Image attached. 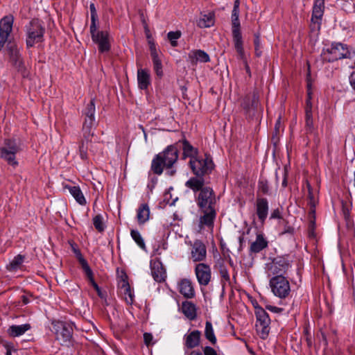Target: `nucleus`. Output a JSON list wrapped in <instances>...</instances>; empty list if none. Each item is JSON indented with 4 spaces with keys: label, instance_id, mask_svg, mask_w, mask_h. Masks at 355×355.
I'll return each mask as SVG.
<instances>
[{
    "label": "nucleus",
    "instance_id": "nucleus-1",
    "mask_svg": "<svg viewBox=\"0 0 355 355\" xmlns=\"http://www.w3.org/2000/svg\"><path fill=\"white\" fill-rule=\"evenodd\" d=\"M196 201L199 207L201 215L198 221L199 231L205 227L212 228L216 218V196L211 188L205 187L201 189L196 196Z\"/></svg>",
    "mask_w": 355,
    "mask_h": 355
},
{
    "label": "nucleus",
    "instance_id": "nucleus-2",
    "mask_svg": "<svg viewBox=\"0 0 355 355\" xmlns=\"http://www.w3.org/2000/svg\"><path fill=\"white\" fill-rule=\"evenodd\" d=\"M178 158V149L173 146H170L153 159L151 169L155 173L161 175L164 168H171Z\"/></svg>",
    "mask_w": 355,
    "mask_h": 355
},
{
    "label": "nucleus",
    "instance_id": "nucleus-3",
    "mask_svg": "<svg viewBox=\"0 0 355 355\" xmlns=\"http://www.w3.org/2000/svg\"><path fill=\"white\" fill-rule=\"evenodd\" d=\"M21 151V143L15 139H6L0 147V158L13 168L19 166L17 156Z\"/></svg>",
    "mask_w": 355,
    "mask_h": 355
},
{
    "label": "nucleus",
    "instance_id": "nucleus-4",
    "mask_svg": "<svg viewBox=\"0 0 355 355\" xmlns=\"http://www.w3.org/2000/svg\"><path fill=\"white\" fill-rule=\"evenodd\" d=\"M291 268L288 256H279L266 264L265 269L268 277L273 275L286 276Z\"/></svg>",
    "mask_w": 355,
    "mask_h": 355
},
{
    "label": "nucleus",
    "instance_id": "nucleus-5",
    "mask_svg": "<svg viewBox=\"0 0 355 355\" xmlns=\"http://www.w3.org/2000/svg\"><path fill=\"white\" fill-rule=\"evenodd\" d=\"M269 286L274 295L279 298L285 299L291 293V284L286 276L272 277L269 281Z\"/></svg>",
    "mask_w": 355,
    "mask_h": 355
},
{
    "label": "nucleus",
    "instance_id": "nucleus-6",
    "mask_svg": "<svg viewBox=\"0 0 355 355\" xmlns=\"http://www.w3.org/2000/svg\"><path fill=\"white\" fill-rule=\"evenodd\" d=\"M44 28L38 19H33L26 26V45L32 47L35 44L42 42Z\"/></svg>",
    "mask_w": 355,
    "mask_h": 355
},
{
    "label": "nucleus",
    "instance_id": "nucleus-7",
    "mask_svg": "<svg viewBox=\"0 0 355 355\" xmlns=\"http://www.w3.org/2000/svg\"><path fill=\"white\" fill-rule=\"evenodd\" d=\"M85 121L83 126V136L85 140H89L94 136V128L95 122V104L94 101L92 99L87 105L85 110Z\"/></svg>",
    "mask_w": 355,
    "mask_h": 355
},
{
    "label": "nucleus",
    "instance_id": "nucleus-8",
    "mask_svg": "<svg viewBox=\"0 0 355 355\" xmlns=\"http://www.w3.org/2000/svg\"><path fill=\"white\" fill-rule=\"evenodd\" d=\"M52 331L55 333L56 339L58 340L62 345H69L72 339V327L70 324L62 321H53Z\"/></svg>",
    "mask_w": 355,
    "mask_h": 355
},
{
    "label": "nucleus",
    "instance_id": "nucleus-9",
    "mask_svg": "<svg viewBox=\"0 0 355 355\" xmlns=\"http://www.w3.org/2000/svg\"><path fill=\"white\" fill-rule=\"evenodd\" d=\"M323 58L329 62H334L339 59L347 58L349 51L346 45L341 43H334L330 48L323 51Z\"/></svg>",
    "mask_w": 355,
    "mask_h": 355
},
{
    "label": "nucleus",
    "instance_id": "nucleus-10",
    "mask_svg": "<svg viewBox=\"0 0 355 355\" xmlns=\"http://www.w3.org/2000/svg\"><path fill=\"white\" fill-rule=\"evenodd\" d=\"M189 164L193 173L199 177L210 173L214 167L212 160L208 157L191 158Z\"/></svg>",
    "mask_w": 355,
    "mask_h": 355
},
{
    "label": "nucleus",
    "instance_id": "nucleus-11",
    "mask_svg": "<svg viewBox=\"0 0 355 355\" xmlns=\"http://www.w3.org/2000/svg\"><path fill=\"white\" fill-rule=\"evenodd\" d=\"M256 329L262 338H266L269 333L270 320L268 314L263 309H258L256 311Z\"/></svg>",
    "mask_w": 355,
    "mask_h": 355
},
{
    "label": "nucleus",
    "instance_id": "nucleus-12",
    "mask_svg": "<svg viewBox=\"0 0 355 355\" xmlns=\"http://www.w3.org/2000/svg\"><path fill=\"white\" fill-rule=\"evenodd\" d=\"M10 62L20 71L24 69V63L20 53V49L15 42H9L7 46Z\"/></svg>",
    "mask_w": 355,
    "mask_h": 355
},
{
    "label": "nucleus",
    "instance_id": "nucleus-13",
    "mask_svg": "<svg viewBox=\"0 0 355 355\" xmlns=\"http://www.w3.org/2000/svg\"><path fill=\"white\" fill-rule=\"evenodd\" d=\"M195 274L200 285L207 286L211 280L210 267L205 263H198L195 268Z\"/></svg>",
    "mask_w": 355,
    "mask_h": 355
},
{
    "label": "nucleus",
    "instance_id": "nucleus-14",
    "mask_svg": "<svg viewBox=\"0 0 355 355\" xmlns=\"http://www.w3.org/2000/svg\"><path fill=\"white\" fill-rule=\"evenodd\" d=\"M232 36L234 47L236 52L241 58L243 57V48L242 35L240 31V21L239 19H232Z\"/></svg>",
    "mask_w": 355,
    "mask_h": 355
},
{
    "label": "nucleus",
    "instance_id": "nucleus-15",
    "mask_svg": "<svg viewBox=\"0 0 355 355\" xmlns=\"http://www.w3.org/2000/svg\"><path fill=\"white\" fill-rule=\"evenodd\" d=\"M92 41L98 45L99 52H107L110 49V37L107 31H99L94 35Z\"/></svg>",
    "mask_w": 355,
    "mask_h": 355
},
{
    "label": "nucleus",
    "instance_id": "nucleus-16",
    "mask_svg": "<svg viewBox=\"0 0 355 355\" xmlns=\"http://www.w3.org/2000/svg\"><path fill=\"white\" fill-rule=\"evenodd\" d=\"M207 250L205 244L196 240L191 245V259L194 261H202L206 259Z\"/></svg>",
    "mask_w": 355,
    "mask_h": 355
},
{
    "label": "nucleus",
    "instance_id": "nucleus-17",
    "mask_svg": "<svg viewBox=\"0 0 355 355\" xmlns=\"http://www.w3.org/2000/svg\"><path fill=\"white\" fill-rule=\"evenodd\" d=\"M178 288L179 292L187 299L195 297V289L191 279L184 278L178 281Z\"/></svg>",
    "mask_w": 355,
    "mask_h": 355
},
{
    "label": "nucleus",
    "instance_id": "nucleus-18",
    "mask_svg": "<svg viewBox=\"0 0 355 355\" xmlns=\"http://www.w3.org/2000/svg\"><path fill=\"white\" fill-rule=\"evenodd\" d=\"M256 211L260 221L263 223L267 218L268 212V202L267 199L263 198L257 199Z\"/></svg>",
    "mask_w": 355,
    "mask_h": 355
},
{
    "label": "nucleus",
    "instance_id": "nucleus-19",
    "mask_svg": "<svg viewBox=\"0 0 355 355\" xmlns=\"http://www.w3.org/2000/svg\"><path fill=\"white\" fill-rule=\"evenodd\" d=\"M209 60V55L202 50H192L188 54V61L193 65L198 62H207Z\"/></svg>",
    "mask_w": 355,
    "mask_h": 355
},
{
    "label": "nucleus",
    "instance_id": "nucleus-20",
    "mask_svg": "<svg viewBox=\"0 0 355 355\" xmlns=\"http://www.w3.org/2000/svg\"><path fill=\"white\" fill-rule=\"evenodd\" d=\"M151 274L153 279L157 282L165 279V271L159 261H153L150 263Z\"/></svg>",
    "mask_w": 355,
    "mask_h": 355
},
{
    "label": "nucleus",
    "instance_id": "nucleus-21",
    "mask_svg": "<svg viewBox=\"0 0 355 355\" xmlns=\"http://www.w3.org/2000/svg\"><path fill=\"white\" fill-rule=\"evenodd\" d=\"M137 81L138 86L141 89H146L150 83L149 71L144 69H138Z\"/></svg>",
    "mask_w": 355,
    "mask_h": 355
},
{
    "label": "nucleus",
    "instance_id": "nucleus-22",
    "mask_svg": "<svg viewBox=\"0 0 355 355\" xmlns=\"http://www.w3.org/2000/svg\"><path fill=\"white\" fill-rule=\"evenodd\" d=\"M80 263L81 264V266L83 268V271L85 272L86 276L89 279V281L90 282L92 286L94 288V289L98 292V295H100V288L97 285V284L95 282L94 277H93V272L92 270L90 269L87 262L86 260L82 257L80 259Z\"/></svg>",
    "mask_w": 355,
    "mask_h": 355
},
{
    "label": "nucleus",
    "instance_id": "nucleus-23",
    "mask_svg": "<svg viewBox=\"0 0 355 355\" xmlns=\"http://www.w3.org/2000/svg\"><path fill=\"white\" fill-rule=\"evenodd\" d=\"M31 329L29 324H24L20 325H12L8 329V334L12 337H18L24 334Z\"/></svg>",
    "mask_w": 355,
    "mask_h": 355
},
{
    "label": "nucleus",
    "instance_id": "nucleus-24",
    "mask_svg": "<svg viewBox=\"0 0 355 355\" xmlns=\"http://www.w3.org/2000/svg\"><path fill=\"white\" fill-rule=\"evenodd\" d=\"M323 2L321 0H316L313 8L311 21L313 23H318V21L323 15Z\"/></svg>",
    "mask_w": 355,
    "mask_h": 355
},
{
    "label": "nucleus",
    "instance_id": "nucleus-25",
    "mask_svg": "<svg viewBox=\"0 0 355 355\" xmlns=\"http://www.w3.org/2000/svg\"><path fill=\"white\" fill-rule=\"evenodd\" d=\"M182 311L184 315L189 320H193L196 317V306L191 302H183L182 303Z\"/></svg>",
    "mask_w": 355,
    "mask_h": 355
},
{
    "label": "nucleus",
    "instance_id": "nucleus-26",
    "mask_svg": "<svg viewBox=\"0 0 355 355\" xmlns=\"http://www.w3.org/2000/svg\"><path fill=\"white\" fill-rule=\"evenodd\" d=\"M200 332L198 330L193 331L185 338V345L188 348H193L199 345Z\"/></svg>",
    "mask_w": 355,
    "mask_h": 355
},
{
    "label": "nucleus",
    "instance_id": "nucleus-27",
    "mask_svg": "<svg viewBox=\"0 0 355 355\" xmlns=\"http://www.w3.org/2000/svg\"><path fill=\"white\" fill-rule=\"evenodd\" d=\"M268 245V242L263 238L262 234H257L255 241L252 243L250 250L252 252L258 253Z\"/></svg>",
    "mask_w": 355,
    "mask_h": 355
},
{
    "label": "nucleus",
    "instance_id": "nucleus-28",
    "mask_svg": "<svg viewBox=\"0 0 355 355\" xmlns=\"http://www.w3.org/2000/svg\"><path fill=\"white\" fill-rule=\"evenodd\" d=\"M200 28H209L214 24V15L212 12L202 15L197 22Z\"/></svg>",
    "mask_w": 355,
    "mask_h": 355
},
{
    "label": "nucleus",
    "instance_id": "nucleus-29",
    "mask_svg": "<svg viewBox=\"0 0 355 355\" xmlns=\"http://www.w3.org/2000/svg\"><path fill=\"white\" fill-rule=\"evenodd\" d=\"M150 210L146 204H142L138 209L137 218L139 224H144L149 219Z\"/></svg>",
    "mask_w": 355,
    "mask_h": 355
},
{
    "label": "nucleus",
    "instance_id": "nucleus-30",
    "mask_svg": "<svg viewBox=\"0 0 355 355\" xmlns=\"http://www.w3.org/2000/svg\"><path fill=\"white\" fill-rule=\"evenodd\" d=\"M71 195L75 200L81 205L86 204V200L83 196V192L78 187H67Z\"/></svg>",
    "mask_w": 355,
    "mask_h": 355
},
{
    "label": "nucleus",
    "instance_id": "nucleus-31",
    "mask_svg": "<svg viewBox=\"0 0 355 355\" xmlns=\"http://www.w3.org/2000/svg\"><path fill=\"white\" fill-rule=\"evenodd\" d=\"M186 187L190 188L193 191H198L200 192L201 189H203L204 180L202 178H191L186 183Z\"/></svg>",
    "mask_w": 355,
    "mask_h": 355
},
{
    "label": "nucleus",
    "instance_id": "nucleus-32",
    "mask_svg": "<svg viewBox=\"0 0 355 355\" xmlns=\"http://www.w3.org/2000/svg\"><path fill=\"white\" fill-rule=\"evenodd\" d=\"M121 289L125 296L127 303L132 304L133 302V294L131 291L128 282L125 279H122L121 283Z\"/></svg>",
    "mask_w": 355,
    "mask_h": 355
},
{
    "label": "nucleus",
    "instance_id": "nucleus-33",
    "mask_svg": "<svg viewBox=\"0 0 355 355\" xmlns=\"http://www.w3.org/2000/svg\"><path fill=\"white\" fill-rule=\"evenodd\" d=\"M182 150L184 157H189L191 159L195 158L197 154V150L194 148L187 141L182 142Z\"/></svg>",
    "mask_w": 355,
    "mask_h": 355
},
{
    "label": "nucleus",
    "instance_id": "nucleus-34",
    "mask_svg": "<svg viewBox=\"0 0 355 355\" xmlns=\"http://www.w3.org/2000/svg\"><path fill=\"white\" fill-rule=\"evenodd\" d=\"M24 257L20 254L15 257L14 259L7 265V269L10 271H16L19 269L22 263L24 262Z\"/></svg>",
    "mask_w": 355,
    "mask_h": 355
},
{
    "label": "nucleus",
    "instance_id": "nucleus-35",
    "mask_svg": "<svg viewBox=\"0 0 355 355\" xmlns=\"http://www.w3.org/2000/svg\"><path fill=\"white\" fill-rule=\"evenodd\" d=\"M205 335L212 344H215L216 338L214 335V329L211 322L207 321L205 324Z\"/></svg>",
    "mask_w": 355,
    "mask_h": 355
},
{
    "label": "nucleus",
    "instance_id": "nucleus-36",
    "mask_svg": "<svg viewBox=\"0 0 355 355\" xmlns=\"http://www.w3.org/2000/svg\"><path fill=\"white\" fill-rule=\"evenodd\" d=\"M90 143H92V138L87 141L83 137V139L79 146V153L82 159H86L87 158V150Z\"/></svg>",
    "mask_w": 355,
    "mask_h": 355
},
{
    "label": "nucleus",
    "instance_id": "nucleus-37",
    "mask_svg": "<svg viewBox=\"0 0 355 355\" xmlns=\"http://www.w3.org/2000/svg\"><path fill=\"white\" fill-rule=\"evenodd\" d=\"M308 187V198H309V205L310 206V211L311 213L315 212V207L316 206V204L318 202L317 196L313 193L312 189L311 188L310 185L307 184Z\"/></svg>",
    "mask_w": 355,
    "mask_h": 355
},
{
    "label": "nucleus",
    "instance_id": "nucleus-38",
    "mask_svg": "<svg viewBox=\"0 0 355 355\" xmlns=\"http://www.w3.org/2000/svg\"><path fill=\"white\" fill-rule=\"evenodd\" d=\"M130 235L132 239L135 241V243L142 249L146 250V245L141 235V234L135 230H132L130 232Z\"/></svg>",
    "mask_w": 355,
    "mask_h": 355
},
{
    "label": "nucleus",
    "instance_id": "nucleus-39",
    "mask_svg": "<svg viewBox=\"0 0 355 355\" xmlns=\"http://www.w3.org/2000/svg\"><path fill=\"white\" fill-rule=\"evenodd\" d=\"M181 35L182 33L180 31H171L168 33L167 37L173 47H175L178 46L177 40L181 37Z\"/></svg>",
    "mask_w": 355,
    "mask_h": 355
},
{
    "label": "nucleus",
    "instance_id": "nucleus-40",
    "mask_svg": "<svg viewBox=\"0 0 355 355\" xmlns=\"http://www.w3.org/2000/svg\"><path fill=\"white\" fill-rule=\"evenodd\" d=\"M93 224L98 232H103L105 230L103 218L101 215H97L93 218Z\"/></svg>",
    "mask_w": 355,
    "mask_h": 355
},
{
    "label": "nucleus",
    "instance_id": "nucleus-41",
    "mask_svg": "<svg viewBox=\"0 0 355 355\" xmlns=\"http://www.w3.org/2000/svg\"><path fill=\"white\" fill-rule=\"evenodd\" d=\"M259 191L263 194H266L268 193L269 188L268 182L265 180H261L259 182L258 185Z\"/></svg>",
    "mask_w": 355,
    "mask_h": 355
},
{
    "label": "nucleus",
    "instance_id": "nucleus-42",
    "mask_svg": "<svg viewBox=\"0 0 355 355\" xmlns=\"http://www.w3.org/2000/svg\"><path fill=\"white\" fill-rule=\"evenodd\" d=\"M154 70L158 76H162L163 74L162 66L161 60H155L153 62Z\"/></svg>",
    "mask_w": 355,
    "mask_h": 355
},
{
    "label": "nucleus",
    "instance_id": "nucleus-43",
    "mask_svg": "<svg viewBox=\"0 0 355 355\" xmlns=\"http://www.w3.org/2000/svg\"><path fill=\"white\" fill-rule=\"evenodd\" d=\"M254 46H255V53L257 56H260L261 54V51H260V39L258 36L255 37L254 39Z\"/></svg>",
    "mask_w": 355,
    "mask_h": 355
},
{
    "label": "nucleus",
    "instance_id": "nucleus-44",
    "mask_svg": "<svg viewBox=\"0 0 355 355\" xmlns=\"http://www.w3.org/2000/svg\"><path fill=\"white\" fill-rule=\"evenodd\" d=\"M144 343L147 346H149L151 344V341L153 340V336L150 333H145L144 334Z\"/></svg>",
    "mask_w": 355,
    "mask_h": 355
},
{
    "label": "nucleus",
    "instance_id": "nucleus-45",
    "mask_svg": "<svg viewBox=\"0 0 355 355\" xmlns=\"http://www.w3.org/2000/svg\"><path fill=\"white\" fill-rule=\"evenodd\" d=\"M150 54L153 58V62H155V60H160L158 58V53L155 48V46H150Z\"/></svg>",
    "mask_w": 355,
    "mask_h": 355
},
{
    "label": "nucleus",
    "instance_id": "nucleus-46",
    "mask_svg": "<svg viewBox=\"0 0 355 355\" xmlns=\"http://www.w3.org/2000/svg\"><path fill=\"white\" fill-rule=\"evenodd\" d=\"M282 218V214H281V211L279 209H274L272 213H271V215H270V218H272V219H279Z\"/></svg>",
    "mask_w": 355,
    "mask_h": 355
},
{
    "label": "nucleus",
    "instance_id": "nucleus-47",
    "mask_svg": "<svg viewBox=\"0 0 355 355\" xmlns=\"http://www.w3.org/2000/svg\"><path fill=\"white\" fill-rule=\"evenodd\" d=\"M203 351L205 355H217L216 352L211 347H205Z\"/></svg>",
    "mask_w": 355,
    "mask_h": 355
},
{
    "label": "nucleus",
    "instance_id": "nucleus-48",
    "mask_svg": "<svg viewBox=\"0 0 355 355\" xmlns=\"http://www.w3.org/2000/svg\"><path fill=\"white\" fill-rule=\"evenodd\" d=\"M306 120L311 119L312 118V112H311V106L309 105V103L307 102V105L306 107Z\"/></svg>",
    "mask_w": 355,
    "mask_h": 355
},
{
    "label": "nucleus",
    "instance_id": "nucleus-49",
    "mask_svg": "<svg viewBox=\"0 0 355 355\" xmlns=\"http://www.w3.org/2000/svg\"><path fill=\"white\" fill-rule=\"evenodd\" d=\"M89 9H90V11H91V18H92V21L96 20V11L95 6H94V3H91L90 4Z\"/></svg>",
    "mask_w": 355,
    "mask_h": 355
},
{
    "label": "nucleus",
    "instance_id": "nucleus-50",
    "mask_svg": "<svg viewBox=\"0 0 355 355\" xmlns=\"http://www.w3.org/2000/svg\"><path fill=\"white\" fill-rule=\"evenodd\" d=\"M98 32H99V31L96 30V20H94V21L92 20V24L90 26V33L92 35V38L93 37V34L94 35L97 34Z\"/></svg>",
    "mask_w": 355,
    "mask_h": 355
},
{
    "label": "nucleus",
    "instance_id": "nucleus-51",
    "mask_svg": "<svg viewBox=\"0 0 355 355\" xmlns=\"http://www.w3.org/2000/svg\"><path fill=\"white\" fill-rule=\"evenodd\" d=\"M220 273L222 278L224 279L225 281H228L230 279L228 272L225 268L221 269Z\"/></svg>",
    "mask_w": 355,
    "mask_h": 355
},
{
    "label": "nucleus",
    "instance_id": "nucleus-52",
    "mask_svg": "<svg viewBox=\"0 0 355 355\" xmlns=\"http://www.w3.org/2000/svg\"><path fill=\"white\" fill-rule=\"evenodd\" d=\"M267 309L273 313H281L284 310L282 308H279L271 305L267 306Z\"/></svg>",
    "mask_w": 355,
    "mask_h": 355
},
{
    "label": "nucleus",
    "instance_id": "nucleus-53",
    "mask_svg": "<svg viewBox=\"0 0 355 355\" xmlns=\"http://www.w3.org/2000/svg\"><path fill=\"white\" fill-rule=\"evenodd\" d=\"M313 126V119L306 120V127L309 131H311Z\"/></svg>",
    "mask_w": 355,
    "mask_h": 355
},
{
    "label": "nucleus",
    "instance_id": "nucleus-54",
    "mask_svg": "<svg viewBox=\"0 0 355 355\" xmlns=\"http://www.w3.org/2000/svg\"><path fill=\"white\" fill-rule=\"evenodd\" d=\"M239 10L233 9L232 14V19H239Z\"/></svg>",
    "mask_w": 355,
    "mask_h": 355
},
{
    "label": "nucleus",
    "instance_id": "nucleus-55",
    "mask_svg": "<svg viewBox=\"0 0 355 355\" xmlns=\"http://www.w3.org/2000/svg\"><path fill=\"white\" fill-rule=\"evenodd\" d=\"M350 83L352 87L355 89V74H352L350 76Z\"/></svg>",
    "mask_w": 355,
    "mask_h": 355
},
{
    "label": "nucleus",
    "instance_id": "nucleus-56",
    "mask_svg": "<svg viewBox=\"0 0 355 355\" xmlns=\"http://www.w3.org/2000/svg\"><path fill=\"white\" fill-rule=\"evenodd\" d=\"M280 125H281L280 118H279L275 124V128L276 132L279 131Z\"/></svg>",
    "mask_w": 355,
    "mask_h": 355
},
{
    "label": "nucleus",
    "instance_id": "nucleus-57",
    "mask_svg": "<svg viewBox=\"0 0 355 355\" xmlns=\"http://www.w3.org/2000/svg\"><path fill=\"white\" fill-rule=\"evenodd\" d=\"M239 0H236L235 2H234V8L233 9H236V10H239Z\"/></svg>",
    "mask_w": 355,
    "mask_h": 355
},
{
    "label": "nucleus",
    "instance_id": "nucleus-58",
    "mask_svg": "<svg viewBox=\"0 0 355 355\" xmlns=\"http://www.w3.org/2000/svg\"><path fill=\"white\" fill-rule=\"evenodd\" d=\"M21 299H22V301H23L24 304H28L29 302V300H28V297L26 296H25V295H23L21 297Z\"/></svg>",
    "mask_w": 355,
    "mask_h": 355
},
{
    "label": "nucleus",
    "instance_id": "nucleus-59",
    "mask_svg": "<svg viewBox=\"0 0 355 355\" xmlns=\"http://www.w3.org/2000/svg\"><path fill=\"white\" fill-rule=\"evenodd\" d=\"M287 185V180H286V173H284V180L282 181V186L284 187H286Z\"/></svg>",
    "mask_w": 355,
    "mask_h": 355
},
{
    "label": "nucleus",
    "instance_id": "nucleus-60",
    "mask_svg": "<svg viewBox=\"0 0 355 355\" xmlns=\"http://www.w3.org/2000/svg\"><path fill=\"white\" fill-rule=\"evenodd\" d=\"M74 250V252L77 254V256L78 257V259L80 260V257L83 258L79 250H77L76 249H73Z\"/></svg>",
    "mask_w": 355,
    "mask_h": 355
},
{
    "label": "nucleus",
    "instance_id": "nucleus-61",
    "mask_svg": "<svg viewBox=\"0 0 355 355\" xmlns=\"http://www.w3.org/2000/svg\"><path fill=\"white\" fill-rule=\"evenodd\" d=\"M168 173L170 175H173L175 173V171L171 169V170L168 171Z\"/></svg>",
    "mask_w": 355,
    "mask_h": 355
},
{
    "label": "nucleus",
    "instance_id": "nucleus-62",
    "mask_svg": "<svg viewBox=\"0 0 355 355\" xmlns=\"http://www.w3.org/2000/svg\"><path fill=\"white\" fill-rule=\"evenodd\" d=\"M306 340H307V343H308V345L309 346H311V339L309 338H306Z\"/></svg>",
    "mask_w": 355,
    "mask_h": 355
},
{
    "label": "nucleus",
    "instance_id": "nucleus-63",
    "mask_svg": "<svg viewBox=\"0 0 355 355\" xmlns=\"http://www.w3.org/2000/svg\"><path fill=\"white\" fill-rule=\"evenodd\" d=\"M6 355H12L10 349H7Z\"/></svg>",
    "mask_w": 355,
    "mask_h": 355
},
{
    "label": "nucleus",
    "instance_id": "nucleus-64",
    "mask_svg": "<svg viewBox=\"0 0 355 355\" xmlns=\"http://www.w3.org/2000/svg\"><path fill=\"white\" fill-rule=\"evenodd\" d=\"M354 187H355V171H354Z\"/></svg>",
    "mask_w": 355,
    "mask_h": 355
}]
</instances>
